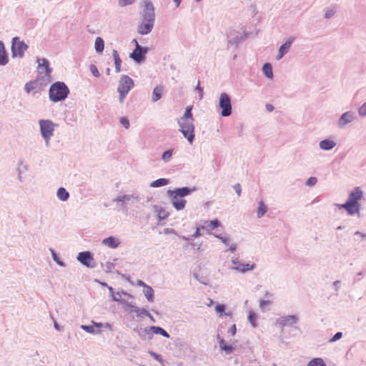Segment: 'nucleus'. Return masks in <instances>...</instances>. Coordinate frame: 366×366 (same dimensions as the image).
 <instances>
[{"instance_id":"obj_62","label":"nucleus","mask_w":366,"mask_h":366,"mask_svg":"<svg viewBox=\"0 0 366 366\" xmlns=\"http://www.w3.org/2000/svg\"><path fill=\"white\" fill-rule=\"evenodd\" d=\"M169 232V229H165V233H168Z\"/></svg>"},{"instance_id":"obj_58","label":"nucleus","mask_w":366,"mask_h":366,"mask_svg":"<svg viewBox=\"0 0 366 366\" xmlns=\"http://www.w3.org/2000/svg\"><path fill=\"white\" fill-rule=\"evenodd\" d=\"M173 1L175 2L176 6H179V4L181 2V0H173Z\"/></svg>"},{"instance_id":"obj_18","label":"nucleus","mask_w":366,"mask_h":366,"mask_svg":"<svg viewBox=\"0 0 366 366\" xmlns=\"http://www.w3.org/2000/svg\"><path fill=\"white\" fill-rule=\"evenodd\" d=\"M9 59L6 55L4 45L0 41V65H5L8 63Z\"/></svg>"},{"instance_id":"obj_29","label":"nucleus","mask_w":366,"mask_h":366,"mask_svg":"<svg viewBox=\"0 0 366 366\" xmlns=\"http://www.w3.org/2000/svg\"><path fill=\"white\" fill-rule=\"evenodd\" d=\"M150 329L155 334L162 335V336L167 337V338L169 337V335L168 334V332L160 327L152 326V327H151Z\"/></svg>"},{"instance_id":"obj_2","label":"nucleus","mask_w":366,"mask_h":366,"mask_svg":"<svg viewBox=\"0 0 366 366\" xmlns=\"http://www.w3.org/2000/svg\"><path fill=\"white\" fill-rule=\"evenodd\" d=\"M69 93L67 86L61 81H56L49 89V99L54 102L65 99Z\"/></svg>"},{"instance_id":"obj_37","label":"nucleus","mask_w":366,"mask_h":366,"mask_svg":"<svg viewBox=\"0 0 366 366\" xmlns=\"http://www.w3.org/2000/svg\"><path fill=\"white\" fill-rule=\"evenodd\" d=\"M157 216L160 220L166 219L169 216V213L164 209L161 208L157 211Z\"/></svg>"},{"instance_id":"obj_17","label":"nucleus","mask_w":366,"mask_h":366,"mask_svg":"<svg viewBox=\"0 0 366 366\" xmlns=\"http://www.w3.org/2000/svg\"><path fill=\"white\" fill-rule=\"evenodd\" d=\"M102 243L104 245H106L110 248H113V249L117 248L119 244V240L113 237H109L104 239L102 241Z\"/></svg>"},{"instance_id":"obj_5","label":"nucleus","mask_w":366,"mask_h":366,"mask_svg":"<svg viewBox=\"0 0 366 366\" xmlns=\"http://www.w3.org/2000/svg\"><path fill=\"white\" fill-rule=\"evenodd\" d=\"M39 123L41 134L46 141V144H48L51 137L54 134V131L56 127V124L49 119H40Z\"/></svg>"},{"instance_id":"obj_63","label":"nucleus","mask_w":366,"mask_h":366,"mask_svg":"<svg viewBox=\"0 0 366 366\" xmlns=\"http://www.w3.org/2000/svg\"><path fill=\"white\" fill-rule=\"evenodd\" d=\"M107 74H109V69H107Z\"/></svg>"},{"instance_id":"obj_46","label":"nucleus","mask_w":366,"mask_h":366,"mask_svg":"<svg viewBox=\"0 0 366 366\" xmlns=\"http://www.w3.org/2000/svg\"><path fill=\"white\" fill-rule=\"evenodd\" d=\"M225 310V306L224 305H217L215 307V310L217 312L222 313Z\"/></svg>"},{"instance_id":"obj_23","label":"nucleus","mask_w":366,"mask_h":366,"mask_svg":"<svg viewBox=\"0 0 366 366\" xmlns=\"http://www.w3.org/2000/svg\"><path fill=\"white\" fill-rule=\"evenodd\" d=\"M352 114L349 112H345L342 115V117L339 121V125L340 127H343L346 124L352 121Z\"/></svg>"},{"instance_id":"obj_21","label":"nucleus","mask_w":366,"mask_h":366,"mask_svg":"<svg viewBox=\"0 0 366 366\" xmlns=\"http://www.w3.org/2000/svg\"><path fill=\"white\" fill-rule=\"evenodd\" d=\"M112 56L114 57V64H115V71L118 73L121 71V64L122 60L119 57V55L117 50H113L112 51Z\"/></svg>"},{"instance_id":"obj_20","label":"nucleus","mask_w":366,"mask_h":366,"mask_svg":"<svg viewBox=\"0 0 366 366\" xmlns=\"http://www.w3.org/2000/svg\"><path fill=\"white\" fill-rule=\"evenodd\" d=\"M336 143L330 139H325L320 142V147L323 150H329L332 149Z\"/></svg>"},{"instance_id":"obj_38","label":"nucleus","mask_w":366,"mask_h":366,"mask_svg":"<svg viewBox=\"0 0 366 366\" xmlns=\"http://www.w3.org/2000/svg\"><path fill=\"white\" fill-rule=\"evenodd\" d=\"M191 111H192V107H187L186 109L184 116L182 117H181V119H184V120H187V119H194L192 118V114Z\"/></svg>"},{"instance_id":"obj_31","label":"nucleus","mask_w":366,"mask_h":366,"mask_svg":"<svg viewBox=\"0 0 366 366\" xmlns=\"http://www.w3.org/2000/svg\"><path fill=\"white\" fill-rule=\"evenodd\" d=\"M168 184V179L164 178L158 179L154 182H152L151 187H159L164 185H167Z\"/></svg>"},{"instance_id":"obj_54","label":"nucleus","mask_w":366,"mask_h":366,"mask_svg":"<svg viewBox=\"0 0 366 366\" xmlns=\"http://www.w3.org/2000/svg\"><path fill=\"white\" fill-rule=\"evenodd\" d=\"M265 107H266V109L269 112H271L274 110V107L270 104H267Z\"/></svg>"},{"instance_id":"obj_50","label":"nucleus","mask_w":366,"mask_h":366,"mask_svg":"<svg viewBox=\"0 0 366 366\" xmlns=\"http://www.w3.org/2000/svg\"><path fill=\"white\" fill-rule=\"evenodd\" d=\"M196 89L199 92V98L202 99L203 97V89L200 86V81H199L196 87Z\"/></svg>"},{"instance_id":"obj_12","label":"nucleus","mask_w":366,"mask_h":366,"mask_svg":"<svg viewBox=\"0 0 366 366\" xmlns=\"http://www.w3.org/2000/svg\"><path fill=\"white\" fill-rule=\"evenodd\" d=\"M338 206L341 208L345 209L347 213L351 215L359 213L360 209V204H355L348 201L345 204H339Z\"/></svg>"},{"instance_id":"obj_11","label":"nucleus","mask_w":366,"mask_h":366,"mask_svg":"<svg viewBox=\"0 0 366 366\" xmlns=\"http://www.w3.org/2000/svg\"><path fill=\"white\" fill-rule=\"evenodd\" d=\"M77 259L88 267H94L95 266L93 256L89 252L79 253Z\"/></svg>"},{"instance_id":"obj_43","label":"nucleus","mask_w":366,"mask_h":366,"mask_svg":"<svg viewBox=\"0 0 366 366\" xmlns=\"http://www.w3.org/2000/svg\"><path fill=\"white\" fill-rule=\"evenodd\" d=\"M359 114L361 116H366V102L360 107Z\"/></svg>"},{"instance_id":"obj_45","label":"nucleus","mask_w":366,"mask_h":366,"mask_svg":"<svg viewBox=\"0 0 366 366\" xmlns=\"http://www.w3.org/2000/svg\"><path fill=\"white\" fill-rule=\"evenodd\" d=\"M120 122L124 126V128L128 129L129 127V122L127 119L121 118Z\"/></svg>"},{"instance_id":"obj_34","label":"nucleus","mask_w":366,"mask_h":366,"mask_svg":"<svg viewBox=\"0 0 366 366\" xmlns=\"http://www.w3.org/2000/svg\"><path fill=\"white\" fill-rule=\"evenodd\" d=\"M204 227H209L210 229H214L219 226V222L218 219H214L211 221H204Z\"/></svg>"},{"instance_id":"obj_30","label":"nucleus","mask_w":366,"mask_h":366,"mask_svg":"<svg viewBox=\"0 0 366 366\" xmlns=\"http://www.w3.org/2000/svg\"><path fill=\"white\" fill-rule=\"evenodd\" d=\"M267 206L263 203L262 201L259 202V207L257 212V215L259 218L263 217L267 212Z\"/></svg>"},{"instance_id":"obj_7","label":"nucleus","mask_w":366,"mask_h":366,"mask_svg":"<svg viewBox=\"0 0 366 366\" xmlns=\"http://www.w3.org/2000/svg\"><path fill=\"white\" fill-rule=\"evenodd\" d=\"M219 106L222 117H228L232 114V104L229 96L226 93H222L219 97Z\"/></svg>"},{"instance_id":"obj_57","label":"nucleus","mask_w":366,"mask_h":366,"mask_svg":"<svg viewBox=\"0 0 366 366\" xmlns=\"http://www.w3.org/2000/svg\"><path fill=\"white\" fill-rule=\"evenodd\" d=\"M229 249L231 251H234L236 249V245L235 244L231 245L230 247H229Z\"/></svg>"},{"instance_id":"obj_41","label":"nucleus","mask_w":366,"mask_h":366,"mask_svg":"<svg viewBox=\"0 0 366 366\" xmlns=\"http://www.w3.org/2000/svg\"><path fill=\"white\" fill-rule=\"evenodd\" d=\"M317 180V178L316 177H310L307 182H306V184L307 186H314L315 184H316Z\"/></svg>"},{"instance_id":"obj_9","label":"nucleus","mask_w":366,"mask_h":366,"mask_svg":"<svg viewBox=\"0 0 366 366\" xmlns=\"http://www.w3.org/2000/svg\"><path fill=\"white\" fill-rule=\"evenodd\" d=\"M132 42H136V48L129 54V57L137 62H141L145 59V54L148 51V48L142 47L137 39H133Z\"/></svg>"},{"instance_id":"obj_40","label":"nucleus","mask_w":366,"mask_h":366,"mask_svg":"<svg viewBox=\"0 0 366 366\" xmlns=\"http://www.w3.org/2000/svg\"><path fill=\"white\" fill-rule=\"evenodd\" d=\"M90 70H91V72L92 73V74L96 76V77H99L100 76V74L99 72V70L97 68L96 66L94 65H92L90 66Z\"/></svg>"},{"instance_id":"obj_14","label":"nucleus","mask_w":366,"mask_h":366,"mask_svg":"<svg viewBox=\"0 0 366 366\" xmlns=\"http://www.w3.org/2000/svg\"><path fill=\"white\" fill-rule=\"evenodd\" d=\"M362 191L360 187H356L355 189L350 194L349 198L347 199L348 202L359 204V200H360L362 197Z\"/></svg>"},{"instance_id":"obj_55","label":"nucleus","mask_w":366,"mask_h":366,"mask_svg":"<svg viewBox=\"0 0 366 366\" xmlns=\"http://www.w3.org/2000/svg\"><path fill=\"white\" fill-rule=\"evenodd\" d=\"M137 285H139L140 287H144V288H145V287L148 286L142 280H138L137 281Z\"/></svg>"},{"instance_id":"obj_15","label":"nucleus","mask_w":366,"mask_h":366,"mask_svg":"<svg viewBox=\"0 0 366 366\" xmlns=\"http://www.w3.org/2000/svg\"><path fill=\"white\" fill-rule=\"evenodd\" d=\"M144 11L143 16L154 19V6L152 2L148 1H144Z\"/></svg>"},{"instance_id":"obj_42","label":"nucleus","mask_w":366,"mask_h":366,"mask_svg":"<svg viewBox=\"0 0 366 366\" xmlns=\"http://www.w3.org/2000/svg\"><path fill=\"white\" fill-rule=\"evenodd\" d=\"M204 228H205V227H204V226H200V227H198L196 229V231H195V232L194 233L193 237H194V238H197V237H200V236L202 235V234L200 233V230H201V229H204Z\"/></svg>"},{"instance_id":"obj_35","label":"nucleus","mask_w":366,"mask_h":366,"mask_svg":"<svg viewBox=\"0 0 366 366\" xmlns=\"http://www.w3.org/2000/svg\"><path fill=\"white\" fill-rule=\"evenodd\" d=\"M257 316L255 314V312L252 311H249V315H248V320L252 325V327H255L257 326L256 321H257Z\"/></svg>"},{"instance_id":"obj_22","label":"nucleus","mask_w":366,"mask_h":366,"mask_svg":"<svg viewBox=\"0 0 366 366\" xmlns=\"http://www.w3.org/2000/svg\"><path fill=\"white\" fill-rule=\"evenodd\" d=\"M255 264H239L234 267V269L241 272H245L254 268Z\"/></svg>"},{"instance_id":"obj_26","label":"nucleus","mask_w":366,"mask_h":366,"mask_svg":"<svg viewBox=\"0 0 366 366\" xmlns=\"http://www.w3.org/2000/svg\"><path fill=\"white\" fill-rule=\"evenodd\" d=\"M69 192L63 187H61L57 191V197L62 201H66L69 198Z\"/></svg>"},{"instance_id":"obj_33","label":"nucleus","mask_w":366,"mask_h":366,"mask_svg":"<svg viewBox=\"0 0 366 366\" xmlns=\"http://www.w3.org/2000/svg\"><path fill=\"white\" fill-rule=\"evenodd\" d=\"M307 366H326L322 358H314L311 360Z\"/></svg>"},{"instance_id":"obj_6","label":"nucleus","mask_w":366,"mask_h":366,"mask_svg":"<svg viewBox=\"0 0 366 366\" xmlns=\"http://www.w3.org/2000/svg\"><path fill=\"white\" fill-rule=\"evenodd\" d=\"M193 122L194 119H187V120L180 119L179 122L181 132L190 143H192L194 138V127Z\"/></svg>"},{"instance_id":"obj_44","label":"nucleus","mask_w":366,"mask_h":366,"mask_svg":"<svg viewBox=\"0 0 366 366\" xmlns=\"http://www.w3.org/2000/svg\"><path fill=\"white\" fill-rule=\"evenodd\" d=\"M133 0H119V4L121 6H125L127 5L132 4Z\"/></svg>"},{"instance_id":"obj_8","label":"nucleus","mask_w":366,"mask_h":366,"mask_svg":"<svg viewBox=\"0 0 366 366\" xmlns=\"http://www.w3.org/2000/svg\"><path fill=\"white\" fill-rule=\"evenodd\" d=\"M28 46L22 41H20L19 37H14L12 39L11 52L13 57H23L25 51L27 49Z\"/></svg>"},{"instance_id":"obj_25","label":"nucleus","mask_w":366,"mask_h":366,"mask_svg":"<svg viewBox=\"0 0 366 366\" xmlns=\"http://www.w3.org/2000/svg\"><path fill=\"white\" fill-rule=\"evenodd\" d=\"M144 294L149 302L154 301V291L150 286L145 287Z\"/></svg>"},{"instance_id":"obj_32","label":"nucleus","mask_w":366,"mask_h":366,"mask_svg":"<svg viewBox=\"0 0 366 366\" xmlns=\"http://www.w3.org/2000/svg\"><path fill=\"white\" fill-rule=\"evenodd\" d=\"M39 81L37 78L34 81H30L25 84L24 89L27 93H30L36 87V83Z\"/></svg>"},{"instance_id":"obj_3","label":"nucleus","mask_w":366,"mask_h":366,"mask_svg":"<svg viewBox=\"0 0 366 366\" xmlns=\"http://www.w3.org/2000/svg\"><path fill=\"white\" fill-rule=\"evenodd\" d=\"M190 190L187 187H182L174 191H168L169 197L172 198V202L177 210H181L184 208L187 201L183 199L188 195Z\"/></svg>"},{"instance_id":"obj_48","label":"nucleus","mask_w":366,"mask_h":366,"mask_svg":"<svg viewBox=\"0 0 366 366\" xmlns=\"http://www.w3.org/2000/svg\"><path fill=\"white\" fill-rule=\"evenodd\" d=\"M234 189L235 192H237V195L240 196L241 192H242L240 184H234Z\"/></svg>"},{"instance_id":"obj_24","label":"nucleus","mask_w":366,"mask_h":366,"mask_svg":"<svg viewBox=\"0 0 366 366\" xmlns=\"http://www.w3.org/2000/svg\"><path fill=\"white\" fill-rule=\"evenodd\" d=\"M95 50L97 52L101 53L104 49V42L101 37H97L94 44Z\"/></svg>"},{"instance_id":"obj_19","label":"nucleus","mask_w":366,"mask_h":366,"mask_svg":"<svg viewBox=\"0 0 366 366\" xmlns=\"http://www.w3.org/2000/svg\"><path fill=\"white\" fill-rule=\"evenodd\" d=\"M162 93H163V87L161 86H156L154 89L153 92H152V101L153 102H157L159 99H161V97L162 96Z\"/></svg>"},{"instance_id":"obj_39","label":"nucleus","mask_w":366,"mask_h":366,"mask_svg":"<svg viewBox=\"0 0 366 366\" xmlns=\"http://www.w3.org/2000/svg\"><path fill=\"white\" fill-rule=\"evenodd\" d=\"M172 155V150H167V151H166V152H164L163 153V154H162V159L164 162H167V161H169L171 159Z\"/></svg>"},{"instance_id":"obj_49","label":"nucleus","mask_w":366,"mask_h":366,"mask_svg":"<svg viewBox=\"0 0 366 366\" xmlns=\"http://www.w3.org/2000/svg\"><path fill=\"white\" fill-rule=\"evenodd\" d=\"M270 303H271V302L269 300H261L259 302V307H260V308L264 309L266 305H268Z\"/></svg>"},{"instance_id":"obj_36","label":"nucleus","mask_w":366,"mask_h":366,"mask_svg":"<svg viewBox=\"0 0 366 366\" xmlns=\"http://www.w3.org/2000/svg\"><path fill=\"white\" fill-rule=\"evenodd\" d=\"M219 346L222 350L226 351L227 353H230L232 351V347L231 345H227L224 340L219 342Z\"/></svg>"},{"instance_id":"obj_59","label":"nucleus","mask_w":366,"mask_h":366,"mask_svg":"<svg viewBox=\"0 0 366 366\" xmlns=\"http://www.w3.org/2000/svg\"><path fill=\"white\" fill-rule=\"evenodd\" d=\"M52 254H53V257L54 259V260H56L58 263H59L58 261H57V257H56V254L52 252Z\"/></svg>"},{"instance_id":"obj_13","label":"nucleus","mask_w":366,"mask_h":366,"mask_svg":"<svg viewBox=\"0 0 366 366\" xmlns=\"http://www.w3.org/2000/svg\"><path fill=\"white\" fill-rule=\"evenodd\" d=\"M297 317L295 315H287L281 317L277 320V324L281 327L291 325L295 324L297 322Z\"/></svg>"},{"instance_id":"obj_52","label":"nucleus","mask_w":366,"mask_h":366,"mask_svg":"<svg viewBox=\"0 0 366 366\" xmlns=\"http://www.w3.org/2000/svg\"><path fill=\"white\" fill-rule=\"evenodd\" d=\"M236 331H237L236 325H232L231 328H230V330H229V332L231 333V335L232 336H234L236 334Z\"/></svg>"},{"instance_id":"obj_51","label":"nucleus","mask_w":366,"mask_h":366,"mask_svg":"<svg viewBox=\"0 0 366 366\" xmlns=\"http://www.w3.org/2000/svg\"><path fill=\"white\" fill-rule=\"evenodd\" d=\"M214 236H215L217 238L219 239L222 241V243H224V244H227V238L224 237H221V236L217 235V234H216V235H214Z\"/></svg>"},{"instance_id":"obj_1","label":"nucleus","mask_w":366,"mask_h":366,"mask_svg":"<svg viewBox=\"0 0 366 366\" xmlns=\"http://www.w3.org/2000/svg\"><path fill=\"white\" fill-rule=\"evenodd\" d=\"M36 61L38 63L37 80H39L41 84L46 85L51 81L52 69L49 66V62L46 59L38 57Z\"/></svg>"},{"instance_id":"obj_16","label":"nucleus","mask_w":366,"mask_h":366,"mask_svg":"<svg viewBox=\"0 0 366 366\" xmlns=\"http://www.w3.org/2000/svg\"><path fill=\"white\" fill-rule=\"evenodd\" d=\"M293 41V39H290L287 41L284 44H282L279 49V54L277 56V59H280L282 56L288 51Z\"/></svg>"},{"instance_id":"obj_28","label":"nucleus","mask_w":366,"mask_h":366,"mask_svg":"<svg viewBox=\"0 0 366 366\" xmlns=\"http://www.w3.org/2000/svg\"><path fill=\"white\" fill-rule=\"evenodd\" d=\"M262 71L266 76H267L268 78H272V68L269 63H266L264 64L262 67Z\"/></svg>"},{"instance_id":"obj_47","label":"nucleus","mask_w":366,"mask_h":366,"mask_svg":"<svg viewBox=\"0 0 366 366\" xmlns=\"http://www.w3.org/2000/svg\"><path fill=\"white\" fill-rule=\"evenodd\" d=\"M342 332H337V333H336V334L332 337V338L331 339V341H332V342L337 341V340H338L339 339H340V338L342 337Z\"/></svg>"},{"instance_id":"obj_4","label":"nucleus","mask_w":366,"mask_h":366,"mask_svg":"<svg viewBox=\"0 0 366 366\" xmlns=\"http://www.w3.org/2000/svg\"><path fill=\"white\" fill-rule=\"evenodd\" d=\"M134 86L133 80L127 75H122L119 79L117 91L119 93V101L123 102L127 94Z\"/></svg>"},{"instance_id":"obj_60","label":"nucleus","mask_w":366,"mask_h":366,"mask_svg":"<svg viewBox=\"0 0 366 366\" xmlns=\"http://www.w3.org/2000/svg\"><path fill=\"white\" fill-rule=\"evenodd\" d=\"M152 355L155 357V358H156L157 360H159V355H157V354H155V353H152Z\"/></svg>"},{"instance_id":"obj_64","label":"nucleus","mask_w":366,"mask_h":366,"mask_svg":"<svg viewBox=\"0 0 366 366\" xmlns=\"http://www.w3.org/2000/svg\"><path fill=\"white\" fill-rule=\"evenodd\" d=\"M197 1H199V0H197Z\"/></svg>"},{"instance_id":"obj_10","label":"nucleus","mask_w":366,"mask_h":366,"mask_svg":"<svg viewBox=\"0 0 366 366\" xmlns=\"http://www.w3.org/2000/svg\"><path fill=\"white\" fill-rule=\"evenodd\" d=\"M154 19L143 16L142 23L138 26V32L142 34H149L154 26Z\"/></svg>"},{"instance_id":"obj_61","label":"nucleus","mask_w":366,"mask_h":366,"mask_svg":"<svg viewBox=\"0 0 366 366\" xmlns=\"http://www.w3.org/2000/svg\"><path fill=\"white\" fill-rule=\"evenodd\" d=\"M95 326L99 327V328H100L102 327V324L101 323H96Z\"/></svg>"},{"instance_id":"obj_53","label":"nucleus","mask_w":366,"mask_h":366,"mask_svg":"<svg viewBox=\"0 0 366 366\" xmlns=\"http://www.w3.org/2000/svg\"><path fill=\"white\" fill-rule=\"evenodd\" d=\"M82 328L84 330H86V332H94L92 326H82Z\"/></svg>"},{"instance_id":"obj_56","label":"nucleus","mask_w":366,"mask_h":366,"mask_svg":"<svg viewBox=\"0 0 366 366\" xmlns=\"http://www.w3.org/2000/svg\"><path fill=\"white\" fill-rule=\"evenodd\" d=\"M333 11H327L325 13V18H330L332 14H333Z\"/></svg>"},{"instance_id":"obj_27","label":"nucleus","mask_w":366,"mask_h":366,"mask_svg":"<svg viewBox=\"0 0 366 366\" xmlns=\"http://www.w3.org/2000/svg\"><path fill=\"white\" fill-rule=\"evenodd\" d=\"M132 311L135 312L137 316H143V315L149 316V317L151 316L149 312L144 308H139V307H134V306H132Z\"/></svg>"}]
</instances>
